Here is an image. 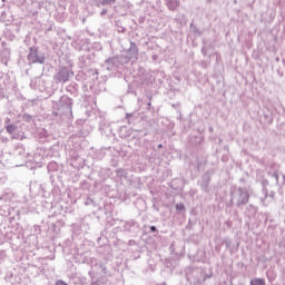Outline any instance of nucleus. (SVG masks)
Instances as JSON below:
<instances>
[{"label": "nucleus", "mask_w": 285, "mask_h": 285, "mask_svg": "<svg viewBox=\"0 0 285 285\" xmlns=\"http://www.w3.org/2000/svg\"><path fill=\"white\" fill-rule=\"evenodd\" d=\"M72 106H75V100L68 95H62L58 101H53V121L57 124H63V121H72Z\"/></svg>", "instance_id": "obj_1"}, {"label": "nucleus", "mask_w": 285, "mask_h": 285, "mask_svg": "<svg viewBox=\"0 0 285 285\" xmlns=\"http://www.w3.org/2000/svg\"><path fill=\"white\" fill-rule=\"evenodd\" d=\"M97 79H99V70L97 69H82L76 75V81H85V86L91 89V92L97 95Z\"/></svg>", "instance_id": "obj_2"}, {"label": "nucleus", "mask_w": 285, "mask_h": 285, "mask_svg": "<svg viewBox=\"0 0 285 285\" xmlns=\"http://www.w3.org/2000/svg\"><path fill=\"white\" fill-rule=\"evenodd\" d=\"M75 77V71L71 67L68 66H59L56 69L55 75L52 76L53 83L56 86H66L68 81H70Z\"/></svg>", "instance_id": "obj_3"}, {"label": "nucleus", "mask_w": 285, "mask_h": 285, "mask_svg": "<svg viewBox=\"0 0 285 285\" xmlns=\"http://www.w3.org/2000/svg\"><path fill=\"white\" fill-rule=\"evenodd\" d=\"M4 128L9 135H12L13 139L23 141L26 139V132H22L19 128V120L12 118V115H8L4 118Z\"/></svg>", "instance_id": "obj_4"}, {"label": "nucleus", "mask_w": 285, "mask_h": 285, "mask_svg": "<svg viewBox=\"0 0 285 285\" xmlns=\"http://www.w3.org/2000/svg\"><path fill=\"white\" fill-rule=\"evenodd\" d=\"M126 63H128V58L124 56L112 57L105 61L102 68L109 72H119L121 75V72H124V68H126Z\"/></svg>", "instance_id": "obj_5"}, {"label": "nucleus", "mask_w": 285, "mask_h": 285, "mask_svg": "<svg viewBox=\"0 0 285 285\" xmlns=\"http://www.w3.org/2000/svg\"><path fill=\"white\" fill-rule=\"evenodd\" d=\"M27 61L28 66H43L46 63V52L41 51L39 47L32 46L29 48Z\"/></svg>", "instance_id": "obj_6"}, {"label": "nucleus", "mask_w": 285, "mask_h": 285, "mask_svg": "<svg viewBox=\"0 0 285 285\" xmlns=\"http://www.w3.org/2000/svg\"><path fill=\"white\" fill-rule=\"evenodd\" d=\"M80 43H82L79 47V50L83 52L79 57V66L82 70H88L90 66H92V55L90 53V47H88V42L81 40Z\"/></svg>", "instance_id": "obj_7"}, {"label": "nucleus", "mask_w": 285, "mask_h": 285, "mask_svg": "<svg viewBox=\"0 0 285 285\" xmlns=\"http://www.w3.org/2000/svg\"><path fill=\"white\" fill-rule=\"evenodd\" d=\"M249 199L250 195H248V191L244 187L234 188L232 191V202H236V206H238V208L246 206Z\"/></svg>", "instance_id": "obj_8"}, {"label": "nucleus", "mask_w": 285, "mask_h": 285, "mask_svg": "<svg viewBox=\"0 0 285 285\" xmlns=\"http://www.w3.org/2000/svg\"><path fill=\"white\" fill-rule=\"evenodd\" d=\"M13 157L16 161L20 163L17 166H23V164L28 161V153L26 151V147L22 144L16 145L13 149Z\"/></svg>", "instance_id": "obj_9"}, {"label": "nucleus", "mask_w": 285, "mask_h": 285, "mask_svg": "<svg viewBox=\"0 0 285 285\" xmlns=\"http://www.w3.org/2000/svg\"><path fill=\"white\" fill-rule=\"evenodd\" d=\"M97 119H98L99 130L101 135H105L106 137H115V131H112V126L110 125V122H108L106 117L99 116Z\"/></svg>", "instance_id": "obj_10"}, {"label": "nucleus", "mask_w": 285, "mask_h": 285, "mask_svg": "<svg viewBox=\"0 0 285 285\" xmlns=\"http://www.w3.org/2000/svg\"><path fill=\"white\" fill-rule=\"evenodd\" d=\"M49 173H53L50 176L51 184H55V177L61 181V173H63V165L58 164L57 161H50L47 166Z\"/></svg>", "instance_id": "obj_11"}, {"label": "nucleus", "mask_w": 285, "mask_h": 285, "mask_svg": "<svg viewBox=\"0 0 285 285\" xmlns=\"http://www.w3.org/2000/svg\"><path fill=\"white\" fill-rule=\"evenodd\" d=\"M97 253L104 262H112V246L109 244H104L97 247Z\"/></svg>", "instance_id": "obj_12"}, {"label": "nucleus", "mask_w": 285, "mask_h": 285, "mask_svg": "<svg viewBox=\"0 0 285 285\" xmlns=\"http://www.w3.org/2000/svg\"><path fill=\"white\" fill-rule=\"evenodd\" d=\"M137 230H139V224L135 219L122 222V232L129 233L130 235H137Z\"/></svg>", "instance_id": "obj_13"}, {"label": "nucleus", "mask_w": 285, "mask_h": 285, "mask_svg": "<svg viewBox=\"0 0 285 285\" xmlns=\"http://www.w3.org/2000/svg\"><path fill=\"white\" fill-rule=\"evenodd\" d=\"M138 58H139V48H137V43H135L134 41H130V47L127 51V56L125 57V59H127V63H128V61H137Z\"/></svg>", "instance_id": "obj_14"}, {"label": "nucleus", "mask_w": 285, "mask_h": 285, "mask_svg": "<svg viewBox=\"0 0 285 285\" xmlns=\"http://www.w3.org/2000/svg\"><path fill=\"white\" fill-rule=\"evenodd\" d=\"M12 199H14V193L10 188L4 189L0 194V202H2L3 204H10Z\"/></svg>", "instance_id": "obj_15"}, {"label": "nucleus", "mask_w": 285, "mask_h": 285, "mask_svg": "<svg viewBox=\"0 0 285 285\" xmlns=\"http://www.w3.org/2000/svg\"><path fill=\"white\" fill-rule=\"evenodd\" d=\"M65 90L68 92V95H71V97H79V83L75 81L67 85Z\"/></svg>", "instance_id": "obj_16"}, {"label": "nucleus", "mask_w": 285, "mask_h": 285, "mask_svg": "<svg viewBox=\"0 0 285 285\" xmlns=\"http://www.w3.org/2000/svg\"><path fill=\"white\" fill-rule=\"evenodd\" d=\"M92 222L94 219L91 215L85 216L80 223L81 230H83V233H88V229L90 228V226H92Z\"/></svg>", "instance_id": "obj_17"}, {"label": "nucleus", "mask_w": 285, "mask_h": 285, "mask_svg": "<svg viewBox=\"0 0 285 285\" xmlns=\"http://www.w3.org/2000/svg\"><path fill=\"white\" fill-rule=\"evenodd\" d=\"M116 177L119 181H124V179H128V171L125 168L116 169Z\"/></svg>", "instance_id": "obj_18"}, {"label": "nucleus", "mask_w": 285, "mask_h": 285, "mask_svg": "<svg viewBox=\"0 0 285 285\" xmlns=\"http://www.w3.org/2000/svg\"><path fill=\"white\" fill-rule=\"evenodd\" d=\"M41 76H38L36 78H33L31 81H30V88L32 90H37V88H39L41 86Z\"/></svg>", "instance_id": "obj_19"}, {"label": "nucleus", "mask_w": 285, "mask_h": 285, "mask_svg": "<svg viewBox=\"0 0 285 285\" xmlns=\"http://www.w3.org/2000/svg\"><path fill=\"white\" fill-rule=\"evenodd\" d=\"M35 116H30V114H23L22 115V121H24V124H28L29 126H35Z\"/></svg>", "instance_id": "obj_20"}, {"label": "nucleus", "mask_w": 285, "mask_h": 285, "mask_svg": "<svg viewBox=\"0 0 285 285\" xmlns=\"http://www.w3.org/2000/svg\"><path fill=\"white\" fill-rule=\"evenodd\" d=\"M210 184V176L208 175H205L203 177V181L200 184L202 186V189L205 191V193H208V185Z\"/></svg>", "instance_id": "obj_21"}, {"label": "nucleus", "mask_w": 285, "mask_h": 285, "mask_svg": "<svg viewBox=\"0 0 285 285\" xmlns=\"http://www.w3.org/2000/svg\"><path fill=\"white\" fill-rule=\"evenodd\" d=\"M1 58H2V61L6 63V66H8V59H10V49L4 48L1 51Z\"/></svg>", "instance_id": "obj_22"}, {"label": "nucleus", "mask_w": 285, "mask_h": 285, "mask_svg": "<svg viewBox=\"0 0 285 285\" xmlns=\"http://www.w3.org/2000/svg\"><path fill=\"white\" fill-rule=\"evenodd\" d=\"M165 1L169 10H175L179 6V2L177 0H165Z\"/></svg>", "instance_id": "obj_23"}, {"label": "nucleus", "mask_w": 285, "mask_h": 285, "mask_svg": "<svg viewBox=\"0 0 285 285\" xmlns=\"http://www.w3.org/2000/svg\"><path fill=\"white\" fill-rule=\"evenodd\" d=\"M66 223L63 220H58L57 223L52 224L53 233H59L60 228H63Z\"/></svg>", "instance_id": "obj_24"}, {"label": "nucleus", "mask_w": 285, "mask_h": 285, "mask_svg": "<svg viewBox=\"0 0 285 285\" xmlns=\"http://www.w3.org/2000/svg\"><path fill=\"white\" fill-rule=\"evenodd\" d=\"M8 95V89L6 87V83H0V99H6Z\"/></svg>", "instance_id": "obj_25"}, {"label": "nucleus", "mask_w": 285, "mask_h": 285, "mask_svg": "<svg viewBox=\"0 0 285 285\" xmlns=\"http://www.w3.org/2000/svg\"><path fill=\"white\" fill-rule=\"evenodd\" d=\"M112 3H117V0H99L97 7L99 6H112Z\"/></svg>", "instance_id": "obj_26"}, {"label": "nucleus", "mask_w": 285, "mask_h": 285, "mask_svg": "<svg viewBox=\"0 0 285 285\" xmlns=\"http://www.w3.org/2000/svg\"><path fill=\"white\" fill-rule=\"evenodd\" d=\"M249 285H266V281L264 278H253Z\"/></svg>", "instance_id": "obj_27"}, {"label": "nucleus", "mask_w": 285, "mask_h": 285, "mask_svg": "<svg viewBox=\"0 0 285 285\" xmlns=\"http://www.w3.org/2000/svg\"><path fill=\"white\" fill-rule=\"evenodd\" d=\"M39 137L40 139H42V141H48V138L50 137L48 135V131L46 129H42L40 132H39Z\"/></svg>", "instance_id": "obj_28"}, {"label": "nucleus", "mask_w": 285, "mask_h": 285, "mask_svg": "<svg viewBox=\"0 0 285 285\" xmlns=\"http://www.w3.org/2000/svg\"><path fill=\"white\" fill-rule=\"evenodd\" d=\"M85 206H94V208L97 206V203H95V199L87 197L85 200Z\"/></svg>", "instance_id": "obj_29"}, {"label": "nucleus", "mask_w": 285, "mask_h": 285, "mask_svg": "<svg viewBox=\"0 0 285 285\" xmlns=\"http://www.w3.org/2000/svg\"><path fill=\"white\" fill-rule=\"evenodd\" d=\"M263 194L265 195L263 198H261V203L263 206H266V199H268V190L266 188L263 189Z\"/></svg>", "instance_id": "obj_30"}, {"label": "nucleus", "mask_w": 285, "mask_h": 285, "mask_svg": "<svg viewBox=\"0 0 285 285\" xmlns=\"http://www.w3.org/2000/svg\"><path fill=\"white\" fill-rule=\"evenodd\" d=\"M80 188L82 190H88L90 188V183H88V180L80 181Z\"/></svg>", "instance_id": "obj_31"}, {"label": "nucleus", "mask_w": 285, "mask_h": 285, "mask_svg": "<svg viewBox=\"0 0 285 285\" xmlns=\"http://www.w3.org/2000/svg\"><path fill=\"white\" fill-rule=\"evenodd\" d=\"M41 77V81H40V86L38 87L39 90H46V83H47V80L46 78H43V76H40Z\"/></svg>", "instance_id": "obj_32"}, {"label": "nucleus", "mask_w": 285, "mask_h": 285, "mask_svg": "<svg viewBox=\"0 0 285 285\" xmlns=\"http://www.w3.org/2000/svg\"><path fill=\"white\" fill-rule=\"evenodd\" d=\"M168 206L170 210H173V207L175 206L176 212L179 213V203L175 204V199H173V203H170Z\"/></svg>", "instance_id": "obj_33"}, {"label": "nucleus", "mask_w": 285, "mask_h": 285, "mask_svg": "<svg viewBox=\"0 0 285 285\" xmlns=\"http://www.w3.org/2000/svg\"><path fill=\"white\" fill-rule=\"evenodd\" d=\"M148 233H155L156 235H159V229H157V226L151 225L149 227V232Z\"/></svg>", "instance_id": "obj_34"}, {"label": "nucleus", "mask_w": 285, "mask_h": 285, "mask_svg": "<svg viewBox=\"0 0 285 285\" xmlns=\"http://www.w3.org/2000/svg\"><path fill=\"white\" fill-rule=\"evenodd\" d=\"M99 267L101 268V273H102L104 275H107L108 271H107L106 264L100 263V264H99Z\"/></svg>", "instance_id": "obj_35"}, {"label": "nucleus", "mask_w": 285, "mask_h": 285, "mask_svg": "<svg viewBox=\"0 0 285 285\" xmlns=\"http://www.w3.org/2000/svg\"><path fill=\"white\" fill-rule=\"evenodd\" d=\"M169 252H170V255L177 256V252H175V244H171V245L169 246Z\"/></svg>", "instance_id": "obj_36"}, {"label": "nucleus", "mask_w": 285, "mask_h": 285, "mask_svg": "<svg viewBox=\"0 0 285 285\" xmlns=\"http://www.w3.org/2000/svg\"><path fill=\"white\" fill-rule=\"evenodd\" d=\"M272 177L275 178L276 184H279V174H277V171H275V173L272 175Z\"/></svg>", "instance_id": "obj_37"}, {"label": "nucleus", "mask_w": 285, "mask_h": 285, "mask_svg": "<svg viewBox=\"0 0 285 285\" xmlns=\"http://www.w3.org/2000/svg\"><path fill=\"white\" fill-rule=\"evenodd\" d=\"M55 285H68L63 279L56 281Z\"/></svg>", "instance_id": "obj_38"}, {"label": "nucleus", "mask_w": 285, "mask_h": 285, "mask_svg": "<svg viewBox=\"0 0 285 285\" xmlns=\"http://www.w3.org/2000/svg\"><path fill=\"white\" fill-rule=\"evenodd\" d=\"M94 48H96V50H102L101 43H99V42H96L94 45Z\"/></svg>", "instance_id": "obj_39"}, {"label": "nucleus", "mask_w": 285, "mask_h": 285, "mask_svg": "<svg viewBox=\"0 0 285 285\" xmlns=\"http://www.w3.org/2000/svg\"><path fill=\"white\" fill-rule=\"evenodd\" d=\"M135 117V112L126 114V119L130 122V118Z\"/></svg>", "instance_id": "obj_40"}, {"label": "nucleus", "mask_w": 285, "mask_h": 285, "mask_svg": "<svg viewBox=\"0 0 285 285\" xmlns=\"http://www.w3.org/2000/svg\"><path fill=\"white\" fill-rule=\"evenodd\" d=\"M91 285H101V279L98 278L97 281H91Z\"/></svg>", "instance_id": "obj_41"}, {"label": "nucleus", "mask_w": 285, "mask_h": 285, "mask_svg": "<svg viewBox=\"0 0 285 285\" xmlns=\"http://www.w3.org/2000/svg\"><path fill=\"white\" fill-rule=\"evenodd\" d=\"M153 61H159V56L157 53H154L151 56Z\"/></svg>", "instance_id": "obj_42"}, {"label": "nucleus", "mask_w": 285, "mask_h": 285, "mask_svg": "<svg viewBox=\"0 0 285 285\" xmlns=\"http://www.w3.org/2000/svg\"><path fill=\"white\" fill-rule=\"evenodd\" d=\"M153 208L154 210H156L157 213H159V205H157V203L153 204Z\"/></svg>", "instance_id": "obj_43"}, {"label": "nucleus", "mask_w": 285, "mask_h": 285, "mask_svg": "<svg viewBox=\"0 0 285 285\" xmlns=\"http://www.w3.org/2000/svg\"><path fill=\"white\" fill-rule=\"evenodd\" d=\"M128 245H129V246H136V245H137V242H136L135 239H130V240L128 242Z\"/></svg>", "instance_id": "obj_44"}, {"label": "nucleus", "mask_w": 285, "mask_h": 285, "mask_svg": "<svg viewBox=\"0 0 285 285\" xmlns=\"http://www.w3.org/2000/svg\"><path fill=\"white\" fill-rule=\"evenodd\" d=\"M106 14H108V9H102L100 12V17H104Z\"/></svg>", "instance_id": "obj_45"}, {"label": "nucleus", "mask_w": 285, "mask_h": 285, "mask_svg": "<svg viewBox=\"0 0 285 285\" xmlns=\"http://www.w3.org/2000/svg\"><path fill=\"white\" fill-rule=\"evenodd\" d=\"M128 92H129L130 95H135V90H132V88H130V85H128Z\"/></svg>", "instance_id": "obj_46"}, {"label": "nucleus", "mask_w": 285, "mask_h": 285, "mask_svg": "<svg viewBox=\"0 0 285 285\" xmlns=\"http://www.w3.org/2000/svg\"><path fill=\"white\" fill-rule=\"evenodd\" d=\"M50 31H52V24H50V26L47 28V30H46V32H50Z\"/></svg>", "instance_id": "obj_47"}, {"label": "nucleus", "mask_w": 285, "mask_h": 285, "mask_svg": "<svg viewBox=\"0 0 285 285\" xmlns=\"http://www.w3.org/2000/svg\"><path fill=\"white\" fill-rule=\"evenodd\" d=\"M179 210H184V204H179Z\"/></svg>", "instance_id": "obj_48"}, {"label": "nucleus", "mask_w": 285, "mask_h": 285, "mask_svg": "<svg viewBox=\"0 0 285 285\" xmlns=\"http://www.w3.org/2000/svg\"><path fill=\"white\" fill-rule=\"evenodd\" d=\"M202 52L206 55V47H203Z\"/></svg>", "instance_id": "obj_49"}, {"label": "nucleus", "mask_w": 285, "mask_h": 285, "mask_svg": "<svg viewBox=\"0 0 285 285\" xmlns=\"http://www.w3.org/2000/svg\"><path fill=\"white\" fill-rule=\"evenodd\" d=\"M106 170H108V169H101V170L99 171V175H101V173H106Z\"/></svg>", "instance_id": "obj_50"}, {"label": "nucleus", "mask_w": 285, "mask_h": 285, "mask_svg": "<svg viewBox=\"0 0 285 285\" xmlns=\"http://www.w3.org/2000/svg\"><path fill=\"white\" fill-rule=\"evenodd\" d=\"M1 126H3V120H1V118H0V127H1Z\"/></svg>", "instance_id": "obj_51"}, {"label": "nucleus", "mask_w": 285, "mask_h": 285, "mask_svg": "<svg viewBox=\"0 0 285 285\" xmlns=\"http://www.w3.org/2000/svg\"><path fill=\"white\" fill-rule=\"evenodd\" d=\"M147 106H148V108H150V106H153V104H151V102H148Z\"/></svg>", "instance_id": "obj_52"}, {"label": "nucleus", "mask_w": 285, "mask_h": 285, "mask_svg": "<svg viewBox=\"0 0 285 285\" xmlns=\"http://www.w3.org/2000/svg\"><path fill=\"white\" fill-rule=\"evenodd\" d=\"M158 148H164V145L159 144V145H158Z\"/></svg>", "instance_id": "obj_53"}, {"label": "nucleus", "mask_w": 285, "mask_h": 285, "mask_svg": "<svg viewBox=\"0 0 285 285\" xmlns=\"http://www.w3.org/2000/svg\"><path fill=\"white\" fill-rule=\"evenodd\" d=\"M121 32H126V28H122V29H121Z\"/></svg>", "instance_id": "obj_54"}, {"label": "nucleus", "mask_w": 285, "mask_h": 285, "mask_svg": "<svg viewBox=\"0 0 285 285\" xmlns=\"http://www.w3.org/2000/svg\"><path fill=\"white\" fill-rule=\"evenodd\" d=\"M0 244H3V239L0 238Z\"/></svg>", "instance_id": "obj_55"}, {"label": "nucleus", "mask_w": 285, "mask_h": 285, "mask_svg": "<svg viewBox=\"0 0 285 285\" xmlns=\"http://www.w3.org/2000/svg\"><path fill=\"white\" fill-rule=\"evenodd\" d=\"M209 130L213 132V127H210Z\"/></svg>", "instance_id": "obj_56"}, {"label": "nucleus", "mask_w": 285, "mask_h": 285, "mask_svg": "<svg viewBox=\"0 0 285 285\" xmlns=\"http://www.w3.org/2000/svg\"><path fill=\"white\" fill-rule=\"evenodd\" d=\"M140 72H144V69H140Z\"/></svg>", "instance_id": "obj_57"}]
</instances>
